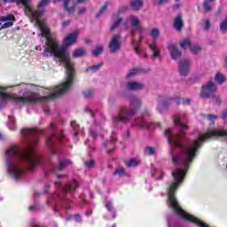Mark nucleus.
I'll use <instances>...</instances> for the list:
<instances>
[{"instance_id": "nucleus-1", "label": "nucleus", "mask_w": 227, "mask_h": 227, "mask_svg": "<svg viewBox=\"0 0 227 227\" xmlns=\"http://www.w3.org/2000/svg\"><path fill=\"white\" fill-rule=\"evenodd\" d=\"M24 137H34L30 144L20 148L19 145H13L5 152V162L7 171L16 180H20L24 175V167L27 166L33 169L37 164L38 160L35 156V145H36V136L42 134V130L35 129H24L21 130Z\"/></svg>"}, {"instance_id": "nucleus-2", "label": "nucleus", "mask_w": 227, "mask_h": 227, "mask_svg": "<svg viewBox=\"0 0 227 227\" xmlns=\"http://www.w3.org/2000/svg\"><path fill=\"white\" fill-rule=\"evenodd\" d=\"M130 108L122 106L119 112V114L114 117V121L118 123V121H121L122 123H126L132 119L134 116V113H136L137 109L141 107V99L133 97L129 99Z\"/></svg>"}, {"instance_id": "nucleus-3", "label": "nucleus", "mask_w": 227, "mask_h": 227, "mask_svg": "<svg viewBox=\"0 0 227 227\" xmlns=\"http://www.w3.org/2000/svg\"><path fill=\"white\" fill-rule=\"evenodd\" d=\"M131 27H136L137 31L140 33V35H143L145 33V28L141 26V20H139V18L137 16L131 15L127 18L126 21H124L121 25V28L123 31H127L130 29Z\"/></svg>"}, {"instance_id": "nucleus-4", "label": "nucleus", "mask_w": 227, "mask_h": 227, "mask_svg": "<svg viewBox=\"0 0 227 227\" xmlns=\"http://www.w3.org/2000/svg\"><path fill=\"white\" fill-rule=\"evenodd\" d=\"M215 91H217V86H215V83L207 82L206 84L202 85L200 97L202 98H210V97H215Z\"/></svg>"}, {"instance_id": "nucleus-5", "label": "nucleus", "mask_w": 227, "mask_h": 227, "mask_svg": "<svg viewBox=\"0 0 227 227\" xmlns=\"http://www.w3.org/2000/svg\"><path fill=\"white\" fill-rule=\"evenodd\" d=\"M56 1H60L63 3L64 9L66 12H67V13H74V12H75V8H77V4H84L90 0H77L72 5H70L72 0H54L53 3H56Z\"/></svg>"}, {"instance_id": "nucleus-6", "label": "nucleus", "mask_w": 227, "mask_h": 227, "mask_svg": "<svg viewBox=\"0 0 227 227\" xmlns=\"http://www.w3.org/2000/svg\"><path fill=\"white\" fill-rule=\"evenodd\" d=\"M171 104L180 106V98H172L167 100L160 101L157 109L160 113H162V111H164V109H168Z\"/></svg>"}, {"instance_id": "nucleus-7", "label": "nucleus", "mask_w": 227, "mask_h": 227, "mask_svg": "<svg viewBox=\"0 0 227 227\" xmlns=\"http://www.w3.org/2000/svg\"><path fill=\"white\" fill-rule=\"evenodd\" d=\"M15 22V16L9 14L6 16H0V26L2 29H6L7 27H12Z\"/></svg>"}, {"instance_id": "nucleus-8", "label": "nucleus", "mask_w": 227, "mask_h": 227, "mask_svg": "<svg viewBox=\"0 0 227 227\" xmlns=\"http://www.w3.org/2000/svg\"><path fill=\"white\" fill-rule=\"evenodd\" d=\"M150 112L148 110H145L144 114H143V121L141 122L138 123V126L140 127V129H152V126L154 125V127H160V123L159 122H148L146 121V120L145 118H146V116H150Z\"/></svg>"}, {"instance_id": "nucleus-9", "label": "nucleus", "mask_w": 227, "mask_h": 227, "mask_svg": "<svg viewBox=\"0 0 227 227\" xmlns=\"http://www.w3.org/2000/svg\"><path fill=\"white\" fill-rule=\"evenodd\" d=\"M63 137V132H60V136L59 137H51L47 139L46 146L50 148L51 152V155H56V151L52 150V148H58V139H61Z\"/></svg>"}, {"instance_id": "nucleus-10", "label": "nucleus", "mask_w": 227, "mask_h": 227, "mask_svg": "<svg viewBox=\"0 0 227 227\" xmlns=\"http://www.w3.org/2000/svg\"><path fill=\"white\" fill-rule=\"evenodd\" d=\"M121 47V43H120V35H114L109 43L110 52H118Z\"/></svg>"}, {"instance_id": "nucleus-11", "label": "nucleus", "mask_w": 227, "mask_h": 227, "mask_svg": "<svg viewBox=\"0 0 227 227\" xmlns=\"http://www.w3.org/2000/svg\"><path fill=\"white\" fill-rule=\"evenodd\" d=\"M168 49L172 59L176 60L182 58V51L178 50V48L176 47V44L169 43L168 45Z\"/></svg>"}, {"instance_id": "nucleus-12", "label": "nucleus", "mask_w": 227, "mask_h": 227, "mask_svg": "<svg viewBox=\"0 0 227 227\" xmlns=\"http://www.w3.org/2000/svg\"><path fill=\"white\" fill-rule=\"evenodd\" d=\"M191 70V62L187 59H183L179 62V74L185 77Z\"/></svg>"}, {"instance_id": "nucleus-13", "label": "nucleus", "mask_w": 227, "mask_h": 227, "mask_svg": "<svg viewBox=\"0 0 227 227\" xmlns=\"http://www.w3.org/2000/svg\"><path fill=\"white\" fill-rule=\"evenodd\" d=\"M77 36H79V30L68 34L64 39V45H74L77 42Z\"/></svg>"}, {"instance_id": "nucleus-14", "label": "nucleus", "mask_w": 227, "mask_h": 227, "mask_svg": "<svg viewBox=\"0 0 227 227\" xmlns=\"http://www.w3.org/2000/svg\"><path fill=\"white\" fill-rule=\"evenodd\" d=\"M143 88H145V84L139 82H128L126 84V90L129 91H137L143 90Z\"/></svg>"}, {"instance_id": "nucleus-15", "label": "nucleus", "mask_w": 227, "mask_h": 227, "mask_svg": "<svg viewBox=\"0 0 227 227\" xmlns=\"http://www.w3.org/2000/svg\"><path fill=\"white\" fill-rule=\"evenodd\" d=\"M147 47L152 50L153 52V59H157V58H160V48L157 43H147Z\"/></svg>"}, {"instance_id": "nucleus-16", "label": "nucleus", "mask_w": 227, "mask_h": 227, "mask_svg": "<svg viewBox=\"0 0 227 227\" xmlns=\"http://www.w3.org/2000/svg\"><path fill=\"white\" fill-rule=\"evenodd\" d=\"M185 219H186V221H190L191 223H194L195 224H197V226H200V227H209L208 225H207V223L200 221V219L192 216V215H190L187 212H185Z\"/></svg>"}, {"instance_id": "nucleus-17", "label": "nucleus", "mask_w": 227, "mask_h": 227, "mask_svg": "<svg viewBox=\"0 0 227 227\" xmlns=\"http://www.w3.org/2000/svg\"><path fill=\"white\" fill-rule=\"evenodd\" d=\"M174 27L176 31H182L184 27V20H182V14H177L174 20Z\"/></svg>"}, {"instance_id": "nucleus-18", "label": "nucleus", "mask_w": 227, "mask_h": 227, "mask_svg": "<svg viewBox=\"0 0 227 227\" xmlns=\"http://www.w3.org/2000/svg\"><path fill=\"white\" fill-rule=\"evenodd\" d=\"M113 20H114V23L112 24V26L110 27V31H114L116 29V27H118V26H120V24H121L123 18H121V16H120V15H114Z\"/></svg>"}, {"instance_id": "nucleus-19", "label": "nucleus", "mask_w": 227, "mask_h": 227, "mask_svg": "<svg viewBox=\"0 0 227 227\" xmlns=\"http://www.w3.org/2000/svg\"><path fill=\"white\" fill-rule=\"evenodd\" d=\"M131 10H134V12H138V10H141L143 8V0H132L130 2Z\"/></svg>"}, {"instance_id": "nucleus-20", "label": "nucleus", "mask_w": 227, "mask_h": 227, "mask_svg": "<svg viewBox=\"0 0 227 227\" xmlns=\"http://www.w3.org/2000/svg\"><path fill=\"white\" fill-rule=\"evenodd\" d=\"M78 184L77 181L73 180L69 184H67L64 188L65 192H72V191H75L77 189Z\"/></svg>"}, {"instance_id": "nucleus-21", "label": "nucleus", "mask_w": 227, "mask_h": 227, "mask_svg": "<svg viewBox=\"0 0 227 227\" xmlns=\"http://www.w3.org/2000/svg\"><path fill=\"white\" fill-rule=\"evenodd\" d=\"M149 35L153 40H157L160 35V30H159V28H152L149 32Z\"/></svg>"}, {"instance_id": "nucleus-22", "label": "nucleus", "mask_w": 227, "mask_h": 227, "mask_svg": "<svg viewBox=\"0 0 227 227\" xmlns=\"http://www.w3.org/2000/svg\"><path fill=\"white\" fill-rule=\"evenodd\" d=\"M215 81L217 84H223L226 81V77L221 72H217L215 75Z\"/></svg>"}, {"instance_id": "nucleus-23", "label": "nucleus", "mask_w": 227, "mask_h": 227, "mask_svg": "<svg viewBox=\"0 0 227 227\" xmlns=\"http://www.w3.org/2000/svg\"><path fill=\"white\" fill-rule=\"evenodd\" d=\"M86 55V50L81 48L77 49L73 53V58H82V56Z\"/></svg>"}, {"instance_id": "nucleus-24", "label": "nucleus", "mask_w": 227, "mask_h": 227, "mask_svg": "<svg viewBox=\"0 0 227 227\" xmlns=\"http://www.w3.org/2000/svg\"><path fill=\"white\" fill-rule=\"evenodd\" d=\"M180 47L181 49H190L191 51V47H192V45H191V39L187 38L181 41Z\"/></svg>"}, {"instance_id": "nucleus-25", "label": "nucleus", "mask_w": 227, "mask_h": 227, "mask_svg": "<svg viewBox=\"0 0 227 227\" xmlns=\"http://www.w3.org/2000/svg\"><path fill=\"white\" fill-rule=\"evenodd\" d=\"M219 29L220 33H223V35L227 32V20H223L219 24Z\"/></svg>"}, {"instance_id": "nucleus-26", "label": "nucleus", "mask_w": 227, "mask_h": 227, "mask_svg": "<svg viewBox=\"0 0 227 227\" xmlns=\"http://www.w3.org/2000/svg\"><path fill=\"white\" fill-rule=\"evenodd\" d=\"M70 164H72V161L69 160H61L59 162V165L58 167V169L59 171H61V169H65V168H67V166H70Z\"/></svg>"}, {"instance_id": "nucleus-27", "label": "nucleus", "mask_w": 227, "mask_h": 227, "mask_svg": "<svg viewBox=\"0 0 227 227\" xmlns=\"http://www.w3.org/2000/svg\"><path fill=\"white\" fill-rule=\"evenodd\" d=\"M141 161L139 160H137V159H131L129 161H126V166L128 168H135V166H138V164L140 163Z\"/></svg>"}, {"instance_id": "nucleus-28", "label": "nucleus", "mask_w": 227, "mask_h": 227, "mask_svg": "<svg viewBox=\"0 0 227 227\" xmlns=\"http://www.w3.org/2000/svg\"><path fill=\"white\" fill-rule=\"evenodd\" d=\"M136 54H138L140 58H144L146 59L148 58V53H146V50H139L138 48H135Z\"/></svg>"}, {"instance_id": "nucleus-29", "label": "nucleus", "mask_w": 227, "mask_h": 227, "mask_svg": "<svg viewBox=\"0 0 227 227\" xmlns=\"http://www.w3.org/2000/svg\"><path fill=\"white\" fill-rule=\"evenodd\" d=\"M106 208H107L109 212H113V219H114V217H116V213H114V207H113V202L106 201Z\"/></svg>"}, {"instance_id": "nucleus-30", "label": "nucleus", "mask_w": 227, "mask_h": 227, "mask_svg": "<svg viewBox=\"0 0 227 227\" xmlns=\"http://www.w3.org/2000/svg\"><path fill=\"white\" fill-rule=\"evenodd\" d=\"M203 118H204V121H207V123H209L210 125L211 123H214L215 120H217L216 115H205Z\"/></svg>"}, {"instance_id": "nucleus-31", "label": "nucleus", "mask_w": 227, "mask_h": 227, "mask_svg": "<svg viewBox=\"0 0 227 227\" xmlns=\"http://www.w3.org/2000/svg\"><path fill=\"white\" fill-rule=\"evenodd\" d=\"M212 3L209 0H205L204 1V10L206 12L208 13V12H212Z\"/></svg>"}, {"instance_id": "nucleus-32", "label": "nucleus", "mask_w": 227, "mask_h": 227, "mask_svg": "<svg viewBox=\"0 0 227 227\" xmlns=\"http://www.w3.org/2000/svg\"><path fill=\"white\" fill-rule=\"evenodd\" d=\"M102 52H104V46H102V45L96 47L92 51L93 56H99V54H102Z\"/></svg>"}, {"instance_id": "nucleus-33", "label": "nucleus", "mask_w": 227, "mask_h": 227, "mask_svg": "<svg viewBox=\"0 0 227 227\" xmlns=\"http://www.w3.org/2000/svg\"><path fill=\"white\" fill-rule=\"evenodd\" d=\"M114 175H118L119 176H125L127 173L125 172V169L123 168L119 167L115 169V171L114 172Z\"/></svg>"}, {"instance_id": "nucleus-34", "label": "nucleus", "mask_w": 227, "mask_h": 227, "mask_svg": "<svg viewBox=\"0 0 227 227\" xmlns=\"http://www.w3.org/2000/svg\"><path fill=\"white\" fill-rule=\"evenodd\" d=\"M191 52L192 54H200V52H201V46L200 45H192L191 47Z\"/></svg>"}, {"instance_id": "nucleus-35", "label": "nucleus", "mask_w": 227, "mask_h": 227, "mask_svg": "<svg viewBox=\"0 0 227 227\" xmlns=\"http://www.w3.org/2000/svg\"><path fill=\"white\" fill-rule=\"evenodd\" d=\"M204 25H203V29L204 31H210L211 24H210V20L205 19L203 20Z\"/></svg>"}, {"instance_id": "nucleus-36", "label": "nucleus", "mask_w": 227, "mask_h": 227, "mask_svg": "<svg viewBox=\"0 0 227 227\" xmlns=\"http://www.w3.org/2000/svg\"><path fill=\"white\" fill-rule=\"evenodd\" d=\"M100 67H102V64L91 66L86 69V72H90V70L92 72H97V71L100 70Z\"/></svg>"}, {"instance_id": "nucleus-37", "label": "nucleus", "mask_w": 227, "mask_h": 227, "mask_svg": "<svg viewBox=\"0 0 227 227\" xmlns=\"http://www.w3.org/2000/svg\"><path fill=\"white\" fill-rule=\"evenodd\" d=\"M114 141L115 140H110L106 144H105V147L108 150V152H111L114 147Z\"/></svg>"}, {"instance_id": "nucleus-38", "label": "nucleus", "mask_w": 227, "mask_h": 227, "mask_svg": "<svg viewBox=\"0 0 227 227\" xmlns=\"http://www.w3.org/2000/svg\"><path fill=\"white\" fill-rule=\"evenodd\" d=\"M145 155H155V148L145 147Z\"/></svg>"}, {"instance_id": "nucleus-39", "label": "nucleus", "mask_w": 227, "mask_h": 227, "mask_svg": "<svg viewBox=\"0 0 227 227\" xmlns=\"http://www.w3.org/2000/svg\"><path fill=\"white\" fill-rule=\"evenodd\" d=\"M139 72H141L139 69H132L127 74L126 77H135Z\"/></svg>"}, {"instance_id": "nucleus-40", "label": "nucleus", "mask_w": 227, "mask_h": 227, "mask_svg": "<svg viewBox=\"0 0 227 227\" xmlns=\"http://www.w3.org/2000/svg\"><path fill=\"white\" fill-rule=\"evenodd\" d=\"M107 6H109L108 3H106L103 7L101 8V10L99 11V12L98 13L97 17H100V15H102V13L104 12H106V10H107Z\"/></svg>"}, {"instance_id": "nucleus-41", "label": "nucleus", "mask_w": 227, "mask_h": 227, "mask_svg": "<svg viewBox=\"0 0 227 227\" xmlns=\"http://www.w3.org/2000/svg\"><path fill=\"white\" fill-rule=\"evenodd\" d=\"M85 166H86V168H93V166H95V160H90L85 161Z\"/></svg>"}, {"instance_id": "nucleus-42", "label": "nucleus", "mask_w": 227, "mask_h": 227, "mask_svg": "<svg viewBox=\"0 0 227 227\" xmlns=\"http://www.w3.org/2000/svg\"><path fill=\"white\" fill-rule=\"evenodd\" d=\"M88 8L87 7H82L79 12L78 15H83L87 12Z\"/></svg>"}, {"instance_id": "nucleus-43", "label": "nucleus", "mask_w": 227, "mask_h": 227, "mask_svg": "<svg viewBox=\"0 0 227 227\" xmlns=\"http://www.w3.org/2000/svg\"><path fill=\"white\" fill-rule=\"evenodd\" d=\"M90 134L92 137H97V132H95V129H90Z\"/></svg>"}, {"instance_id": "nucleus-44", "label": "nucleus", "mask_w": 227, "mask_h": 227, "mask_svg": "<svg viewBox=\"0 0 227 227\" xmlns=\"http://www.w3.org/2000/svg\"><path fill=\"white\" fill-rule=\"evenodd\" d=\"M170 0H158L157 4H166V3H169Z\"/></svg>"}, {"instance_id": "nucleus-45", "label": "nucleus", "mask_w": 227, "mask_h": 227, "mask_svg": "<svg viewBox=\"0 0 227 227\" xmlns=\"http://www.w3.org/2000/svg\"><path fill=\"white\" fill-rule=\"evenodd\" d=\"M183 104L184 106H188V104H191V98H184V99H183Z\"/></svg>"}, {"instance_id": "nucleus-46", "label": "nucleus", "mask_w": 227, "mask_h": 227, "mask_svg": "<svg viewBox=\"0 0 227 227\" xmlns=\"http://www.w3.org/2000/svg\"><path fill=\"white\" fill-rule=\"evenodd\" d=\"M29 210H30L31 212H35V210H38V207H36V206H30V207H29Z\"/></svg>"}, {"instance_id": "nucleus-47", "label": "nucleus", "mask_w": 227, "mask_h": 227, "mask_svg": "<svg viewBox=\"0 0 227 227\" xmlns=\"http://www.w3.org/2000/svg\"><path fill=\"white\" fill-rule=\"evenodd\" d=\"M74 218L75 219V221H77V223H81V215H74Z\"/></svg>"}, {"instance_id": "nucleus-48", "label": "nucleus", "mask_w": 227, "mask_h": 227, "mask_svg": "<svg viewBox=\"0 0 227 227\" xmlns=\"http://www.w3.org/2000/svg\"><path fill=\"white\" fill-rule=\"evenodd\" d=\"M69 25H70V20H67L62 23L63 27H67V26H69Z\"/></svg>"}, {"instance_id": "nucleus-49", "label": "nucleus", "mask_w": 227, "mask_h": 227, "mask_svg": "<svg viewBox=\"0 0 227 227\" xmlns=\"http://www.w3.org/2000/svg\"><path fill=\"white\" fill-rule=\"evenodd\" d=\"M22 86V88H24V90H29V87L31 86V84H22L21 85Z\"/></svg>"}, {"instance_id": "nucleus-50", "label": "nucleus", "mask_w": 227, "mask_h": 227, "mask_svg": "<svg viewBox=\"0 0 227 227\" xmlns=\"http://www.w3.org/2000/svg\"><path fill=\"white\" fill-rule=\"evenodd\" d=\"M223 120H227V110L223 113Z\"/></svg>"}, {"instance_id": "nucleus-51", "label": "nucleus", "mask_w": 227, "mask_h": 227, "mask_svg": "<svg viewBox=\"0 0 227 227\" xmlns=\"http://www.w3.org/2000/svg\"><path fill=\"white\" fill-rule=\"evenodd\" d=\"M91 96V94L90 92H84V97H86L87 98H90Z\"/></svg>"}, {"instance_id": "nucleus-52", "label": "nucleus", "mask_w": 227, "mask_h": 227, "mask_svg": "<svg viewBox=\"0 0 227 227\" xmlns=\"http://www.w3.org/2000/svg\"><path fill=\"white\" fill-rule=\"evenodd\" d=\"M178 8H180V4H176V5H174V10H178Z\"/></svg>"}, {"instance_id": "nucleus-53", "label": "nucleus", "mask_w": 227, "mask_h": 227, "mask_svg": "<svg viewBox=\"0 0 227 227\" xmlns=\"http://www.w3.org/2000/svg\"><path fill=\"white\" fill-rule=\"evenodd\" d=\"M71 127H73L74 129H75V121H72V122H71Z\"/></svg>"}, {"instance_id": "nucleus-54", "label": "nucleus", "mask_w": 227, "mask_h": 227, "mask_svg": "<svg viewBox=\"0 0 227 227\" xmlns=\"http://www.w3.org/2000/svg\"><path fill=\"white\" fill-rule=\"evenodd\" d=\"M139 43H141V42H143V36H140L138 39Z\"/></svg>"}, {"instance_id": "nucleus-55", "label": "nucleus", "mask_w": 227, "mask_h": 227, "mask_svg": "<svg viewBox=\"0 0 227 227\" xmlns=\"http://www.w3.org/2000/svg\"><path fill=\"white\" fill-rule=\"evenodd\" d=\"M13 121H14L13 117H10V122H11V123H13Z\"/></svg>"}, {"instance_id": "nucleus-56", "label": "nucleus", "mask_w": 227, "mask_h": 227, "mask_svg": "<svg viewBox=\"0 0 227 227\" xmlns=\"http://www.w3.org/2000/svg\"><path fill=\"white\" fill-rule=\"evenodd\" d=\"M91 116H95V114L92 111H90Z\"/></svg>"}, {"instance_id": "nucleus-57", "label": "nucleus", "mask_w": 227, "mask_h": 227, "mask_svg": "<svg viewBox=\"0 0 227 227\" xmlns=\"http://www.w3.org/2000/svg\"><path fill=\"white\" fill-rule=\"evenodd\" d=\"M51 129H54V124H53V123L51 125Z\"/></svg>"}, {"instance_id": "nucleus-58", "label": "nucleus", "mask_w": 227, "mask_h": 227, "mask_svg": "<svg viewBox=\"0 0 227 227\" xmlns=\"http://www.w3.org/2000/svg\"><path fill=\"white\" fill-rule=\"evenodd\" d=\"M135 34V31L134 30H131V35H134Z\"/></svg>"}, {"instance_id": "nucleus-59", "label": "nucleus", "mask_w": 227, "mask_h": 227, "mask_svg": "<svg viewBox=\"0 0 227 227\" xmlns=\"http://www.w3.org/2000/svg\"><path fill=\"white\" fill-rule=\"evenodd\" d=\"M74 136H77V131H74Z\"/></svg>"}, {"instance_id": "nucleus-60", "label": "nucleus", "mask_w": 227, "mask_h": 227, "mask_svg": "<svg viewBox=\"0 0 227 227\" xmlns=\"http://www.w3.org/2000/svg\"><path fill=\"white\" fill-rule=\"evenodd\" d=\"M57 176H58L59 178H61V176H59V175H57Z\"/></svg>"}, {"instance_id": "nucleus-61", "label": "nucleus", "mask_w": 227, "mask_h": 227, "mask_svg": "<svg viewBox=\"0 0 227 227\" xmlns=\"http://www.w3.org/2000/svg\"><path fill=\"white\" fill-rule=\"evenodd\" d=\"M55 184H59V181H56Z\"/></svg>"}, {"instance_id": "nucleus-62", "label": "nucleus", "mask_w": 227, "mask_h": 227, "mask_svg": "<svg viewBox=\"0 0 227 227\" xmlns=\"http://www.w3.org/2000/svg\"><path fill=\"white\" fill-rule=\"evenodd\" d=\"M91 215V213H87V215Z\"/></svg>"}, {"instance_id": "nucleus-63", "label": "nucleus", "mask_w": 227, "mask_h": 227, "mask_svg": "<svg viewBox=\"0 0 227 227\" xmlns=\"http://www.w3.org/2000/svg\"><path fill=\"white\" fill-rule=\"evenodd\" d=\"M112 227H116V224H114Z\"/></svg>"}, {"instance_id": "nucleus-64", "label": "nucleus", "mask_w": 227, "mask_h": 227, "mask_svg": "<svg viewBox=\"0 0 227 227\" xmlns=\"http://www.w3.org/2000/svg\"><path fill=\"white\" fill-rule=\"evenodd\" d=\"M11 129V130H13V129L12 128H10Z\"/></svg>"}]
</instances>
